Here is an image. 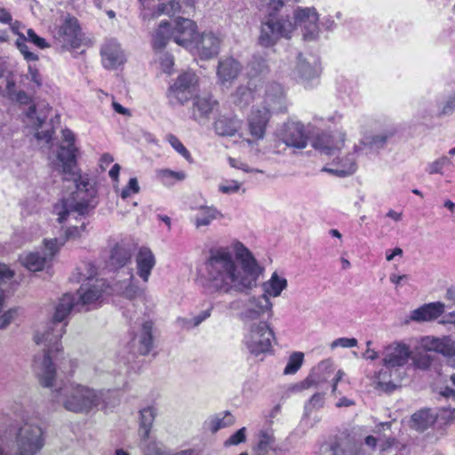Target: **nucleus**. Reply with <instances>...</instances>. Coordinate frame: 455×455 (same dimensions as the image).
I'll return each instance as SVG.
<instances>
[{"label": "nucleus", "mask_w": 455, "mask_h": 455, "mask_svg": "<svg viewBox=\"0 0 455 455\" xmlns=\"http://www.w3.org/2000/svg\"><path fill=\"white\" fill-rule=\"evenodd\" d=\"M428 350L435 351L445 356L455 355V341L447 336L443 338H432L426 345Z\"/></svg>", "instance_id": "34"}, {"label": "nucleus", "mask_w": 455, "mask_h": 455, "mask_svg": "<svg viewBox=\"0 0 455 455\" xmlns=\"http://www.w3.org/2000/svg\"><path fill=\"white\" fill-rule=\"evenodd\" d=\"M250 306L244 311L243 315L247 320H256L259 319L265 313H267L268 315L272 314V304L268 296L266 294H262L257 298L253 297L250 299Z\"/></svg>", "instance_id": "26"}, {"label": "nucleus", "mask_w": 455, "mask_h": 455, "mask_svg": "<svg viewBox=\"0 0 455 455\" xmlns=\"http://www.w3.org/2000/svg\"><path fill=\"white\" fill-rule=\"evenodd\" d=\"M259 89H264V103L269 107L275 103H280L283 99V90L278 83H265L263 80V84L262 86H258Z\"/></svg>", "instance_id": "37"}, {"label": "nucleus", "mask_w": 455, "mask_h": 455, "mask_svg": "<svg viewBox=\"0 0 455 455\" xmlns=\"http://www.w3.org/2000/svg\"><path fill=\"white\" fill-rule=\"evenodd\" d=\"M264 291L267 296L277 297L286 288L287 281L285 278H281L276 273H274L270 280L264 283Z\"/></svg>", "instance_id": "40"}, {"label": "nucleus", "mask_w": 455, "mask_h": 455, "mask_svg": "<svg viewBox=\"0 0 455 455\" xmlns=\"http://www.w3.org/2000/svg\"><path fill=\"white\" fill-rule=\"evenodd\" d=\"M173 41L185 48L194 46L197 39L196 23L187 18L178 17L175 20V26L172 28Z\"/></svg>", "instance_id": "15"}, {"label": "nucleus", "mask_w": 455, "mask_h": 455, "mask_svg": "<svg viewBox=\"0 0 455 455\" xmlns=\"http://www.w3.org/2000/svg\"><path fill=\"white\" fill-rule=\"evenodd\" d=\"M137 274L147 283L149 279L151 272L156 266V258L152 251L145 246L139 249L135 257Z\"/></svg>", "instance_id": "24"}, {"label": "nucleus", "mask_w": 455, "mask_h": 455, "mask_svg": "<svg viewBox=\"0 0 455 455\" xmlns=\"http://www.w3.org/2000/svg\"><path fill=\"white\" fill-rule=\"evenodd\" d=\"M246 441V428L242 427L224 442L225 447L238 445Z\"/></svg>", "instance_id": "48"}, {"label": "nucleus", "mask_w": 455, "mask_h": 455, "mask_svg": "<svg viewBox=\"0 0 455 455\" xmlns=\"http://www.w3.org/2000/svg\"><path fill=\"white\" fill-rule=\"evenodd\" d=\"M455 110V94L450 97L439 113V116L450 115Z\"/></svg>", "instance_id": "60"}, {"label": "nucleus", "mask_w": 455, "mask_h": 455, "mask_svg": "<svg viewBox=\"0 0 455 455\" xmlns=\"http://www.w3.org/2000/svg\"><path fill=\"white\" fill-rule=\"evenodd\" d=\"M166 140L171 144V146L184 158H186L187 160H189L191 158V154L177 136L173 134H168L166 136Z\"/></svg>", "instance_id": "47"}, {"label": "nucleus", "mask_w": 455, "mask_h": 455, "mask_svg": "<svg viewBox=\"0 0 455 455\" xmlns=\"http://www.w3.org/2000/svg\"><path fill=\"white\" fill-rule=\"evenodd\" d=\"M44 256L41 257L38 252H30L27 254L21 262L25 267L28 270L36 272L42 270L44 266L52 260L60 251V245H58V239H44Z\"/></svg>", "instance_id": "14"}, {"label": "nucleus", "mask_w": 455, "mask_h": 455, "mask_svg": "<svg viewBox=\"0 0 455 455\" xmlns=\"http://www.w3.org/2000/svg\"><path fill=\"white\" fill-rule=\"evenodd\" d=\"M275 438L273 434L261 430L259 433V441L254 447L257 455H281V449L275 446Z\"/></svg>", "instance_id": "29"}, {"label": "nucleus", "mask_w": 455, "mask_h": 455, "mask_svg": "<svg viewBox=\"0 0 455 455\" xmlns=\"http://www.w3.org/2000/svg\"><path fill=\"white\" fill-rule=\"evenodd\" d=\"M160 67L164 73L171 75L174 67L173 56L169 53L164 54L160 59Z\"/></svg>", "instance_id": "52"}, {"label": "nucleus", "mask_w": 455, "mask_h": 455, "mask_svg": "<svg viewBox=\"0 0 455 455\" xmlns=\"http://www.w3.org/2000/svg\"><path fill=\"white\" fill-rule=\"evenodd\" d=\"M235 258L241 262L243 275L237 269L228 247L212 248L204 262V276L215 291H247L255 284L261 269L252 253L243 243H233Z\"/></svg>", "instance_id": "1"}, {"label": "nucleus", "mask_w": 455, "mask_h": 455, "mask_svg": "<svg viewBox=\"0 0 455 455\" xmlns=\"http://www.w3.org/2000/svg\"><path fill=\"white\" fill-rule=\"evenodd\" d=\"M140 192V186L136 178H131L128 184L123 188L121 197L126 199Z\"/></svg>", "instance_id": "51"}, {"label": "nucleus", "mask_w": 455, "mask_h": 455, "mask_svg": "<svg viewBox=\"0 0 455 455\" xmlns=\"http://www.w3.org/2000/svg\"><path fill=\"white\" fill-rule=\"evenodd\" d=\"M275 339L274 331L267 322L262 321L251 325L243 342L251 355L259 356L272 352V341Z\"/></svg>", "instance_id": "9"}, {"label": "nucleus", "mask_w": 455, "mask_h": 455, "mask_svg": "<svg viewBox=\"0 0 455 455\" xmlns=\"http://www.w3.org/2000/svg\"><path fill=\"white\" fill-rule=\"evenodd\" d=\"M234 423L235 417L229 411H225L223 417L216 415L214 418L211 419L208 422V427L211 432L214 434L221 428L232 426Z\"/></svg>", "instance_id": "43"}, {"label": "nucleus", "mask_w": 455, "mask_h": 455, "mask_svg": "<svg viewBox=\"0 0 455 455\" xmlns=\"http://www.w3.org/2000/svg\"><path fill=\"white\" fill-rule=\"evenodd\" d=\"M450 163V159L443 156L429 165L428 172L430 174L442 173L443 167Z\"/></svg>", "instance_id": "55"}, {"label": "nucleus", "mask_w": 455, "mask_h": 455, "mask_svg": "<svg viewBox=\"0 0 455 455\" xmlns=\"http://www.w3.org/2000/svg\"><path fill=\"white\" fill-rule=\"evenodd\" d=\"M323 398H324L323 393H315L311 396V398L309 400V403L313 407H321L323 404Z\"/></svg>", "instance_id": "63"}, {"label": "nucleus", "mask_w": 455, "mask_h": 455, "mask_svg": "<svg viewBox=\"0 0 455 455\" xmlns=\"http://www.w3.org/2000/svg\"><path fill=\"white\" fill-rule=\"evenodd\" d=\"M143 293L144 291L132 282H131L124 290V295L129 299H133L137 297H140Z\"/></svg>", "instance_id": "53"}, {"label": "nucleus", "mask_w": 455, "mask_h": 455, "mask_svg": "<svg viewBox=\"0 0 455 455\" xmlns=\"http://www.w3.org/2000/svg\"><path fill=\"white\" fill-rule=\"evenodd\" d=\"M331 165L332 167H323V171L338 177L352 175L357 169L355 159L351 154L333 160Z\"/></svg>", "instance_id": "27"}, {"label": "nucleus", "mask_w": 455, "mask_h": 455, "mask_svg": "<svg viewBox=\"0 0 455 455\" xmlns=\"http://www.w3.org/2000/svg\"><path fill=\"white\" fill-rule=\"evenodd\" d=\"M62 139L67 146H60L58 153V159L62 163V173L64 180H74L76 190L70 197L63 198L53 205V213L58 216V221L63 223L67 220L71 212L79 216H85L95 205L97 189L90 184L87 178H83L80 170L77 168L76 153L75 146V134L72 131L65 129L62 131Z\"/></svg>", "instance_id": "2"}, {"label": "nucleus", "mask_w": 455, "mask_h": 455, "mask_svg": "<svg viewBox=\"0 0 455 455\" xmlns=\"http://www.w3.org/2000/svg\"><path fill=\"white\" fill-rule=\"evenodd\" d=\"M16 315H17L16 308H12V309H9L8 311L4 312L0 316V329H4L7 325H9L10 323L14 319Z\"/></svg>", "instance_id": "58"}, {"label": "nucleus", "mask_w": 455, "mask_h": 455, "mask_svg": "<svg viewBox=\"0 0 455 455\" xmlns=\"http://www.w3.org/2000/svg\"><path fill=\"white\" fill-rule=\"evenodd\" d=\"M345 140L346 135L342 132H322L314 139L312 145L316 150L333 156L343 148Z\"/></svg>", "instance_id": "20"}, {"label": "nucleus", "mask_w": 455, "mask_h": 455, "mask_svg": "<svg viewBox=\"0 0 455 455\" xmlns=\"http://www.w3.org/2000/svg\"><path fill=\"white\" fill-rule=\"evenodd\" d=\"M321 382L322 380L316 374H309L299 385L301 389H308L312 387H317Z\"/></svg>", "instance_id": "57"}, {"label": "nucleus", "mask_w": 455, "mask_h": 455, "mask_svg": "<svg viewBox=\"0 0 455 455\" xmlns=\"http://www.w3.org/2000/svg\"><path fill=\"white\" fill-rule=\"evenodd\" d=\"M75 306V298L74 295L70 293H65L63 296L60 299V301L56 307L52 324L55 325L62 321L65 320V318L69 315L72 308Z\"/></svg>", "instance_id": "36"}, {"label": "nucleus", "mask_w": 455, "mask_h": 455, "mask_svg": "<svg viewBox=\"0 0 455 455\" xmlns=\"http://www.w3.org/2000/svg\"><path fill=\"white\" fill-rule=\"evenodd\" d=\"M241 72V64L234 58H226L219 61L217 75L222 84L235 80Z\"/></svg>", "instance_id": "28"}, {"label": "nucleus", "mask_w": 455, "mask_h": 455, "mask_svg": "<svg viewBox=\"0 0 455 455\" xmlns=\"http://www.w3.org/2000/svg\"><path fill=\"white\" fill-rule=\"evenodd\" d=\"M26 36L20 33L19 37L17 38L15 44L20 52L23 55L24 59L27 61H36L38 60V55L30 52L28 46L27 44Z\"/></svg>", "instance_id": "46"}, {"label": "nucleus", "mask_w": 455, "mask_h": 455, "mask_svg": "<svg viewBox=\"0 0 455 455\" xmlns=\"http://www.w3.org/2000/svg\"><path fill=\"white\" fill-rule=\"evenodd\" d=\"M213 126L218 135L231 137L241 128V121L235 116H220Z\"/></svg>", "instance_id": "30"}, {"label": "nucleus", "mask_w": 455, "mask_h": 455, "mask_svg": "<svg viewBox=\"0 0 455 455\" xmlns=\"http://www.w3.org/2000/svg\"><path fill=\"white\" fill-rule=\"evenodd\" d=\"M411 354V352L408 345L400 342H393L385 347L382 365L383 367L401 371V368L408 363Z\"/></svg>", "instance_id": "16"}, {"label": "nucleus", "mask_w": 455, "mask_h": 455, "mask_svg": "<svg viewBox=\"0 0 455 455\" xmlns=\"http://www.w3.org/2000/svg\"><path fill=\"white\" fill-rule=\"evenodd\" d=\"M100 57L102 66L108 70L116 69L126 59L120 44L115 39H107L101 44Z\"/></svg>", "instance_id": "18"}, {"label": "nucleus", "mask_w": 455, "mask_h": 455, "mask_svg": "<svg viewBox=\"0 0 455 455\" xmlns=\"http://www.w3.org/2000/svg\"><path fill=\"white\" fill-rule=\"evenodd\" d=\"M411 422L417 431L423 432L435 424V417L431 414L429 409H423L412 414Z\"/></svg>", "instance_id": "39"}, {"label": "nucleus", "mask_w": 455, "mask_h": 455, "mask_svg": "<svg viewBox=\"0 0 455 455\" xmlns=\"http://www.w3.org/2000/svg\"><path fill=\"white\" fill-rule=\"evenodd\" d=\"M319 451L321 455H365L360 438L353 430L347 428L323 442Z\"/></svg>", "instance_id": "7"}, {"label": "nucleus", "mask_w": 455, "mask_h": 455, "mask_svg": "<svg viewBox=\"0 0 455 455\" xmlns=\"http://www.w3.org/2000/svg\"><path fill=\"white\" fill-rule=\"evenodd\" d=\"M267 71L266 60L259 57H253L247 66L249 78L247 85H241L235 90L232 95L233 102L240 108H246L254 101L258 86H262L264 75Z\"/></svg>", "instance_id": "5"}, {"label": "nucleus", "mask_w": 455, "mask_h": 455, "mask_svg": "<svg viewBox=\"0 0 455 455\" xmlns=\"http://www.w3.org/2000/svg\"><path fill=\"white\" fill-rule=\"evenodd\" d=\"M65 326L66 324L56 334H53L54 329L51 328V331H47L42 335L36 333L34 337L36 344L44 343L46 347L42 362L38 363L37 358L35 357L33 363L35 371L40 370V371L36 372V375L40 385L44 387L53 386L56 378V369L52 359H56L55 353L62 352L63 350L60 339L66 331Z\"/></svg>", "instance_id": "3"}, {"label": "nucleus", "mask_w": 455, "mask_h": 455, "mask_svg": "<svg viewBox=\"0 0 455 455\" xmlns=\"http://www.w3.org/2000/svg\"><path fill=\"white\" fill-rule=\"evenodd\" d=\"M142 9L143 19H154L166 14L173 17L179 13L188 14L195 11L194 0H183V6L175 0L160 4V0H139Z\"/></svg>", "instance_id": "10"}, {"label": "nucleus", "mask_w": 455, "mask_h": 455, "mask_svg": "<svg viewBox=\"0 0 455 455\" xmlns=\"http://www.w3.org/2000/svg\"><path fill=\"white\" fill-rule=\"evenodd\" d=\"M220 215V212L213 207H201L200 214L196 216L195 224L197 228L208 226L212 220H216Z\"/></svg>", "instance_id": "44"}, {"label": "nucleus", "mask_w": 455, "mask_h": 455, "mask_svg": "<svg viewBox=\"0 0 455 455\" xmlns=\"http://www.w3.org/2000/svg\"><path fill=\"white\" fill-rule=\"evenodd\" d=\"M159 180L165 186H172L177 181L185 180L186 173L182 171L175 172L170 169H161L156 172Z\"/></svg>", "instance_id": "42"}, {"label": "nucleus", "mask_w": 455, "mask_h": 455, "mask_svg": "<svg viewBox=\"0 0 455 455\" xmlns=\"http://www.w3.org/2000/svg\"><path fill=\"white\" fill-rule=\"evenodd\" d=\"M18 452L14 455H35L44 446L43 430L40 427L32 424H24L18 433ZM0 455H4L0 449Z\"/></svg>", "instance_id": "12"}, {"label": "nucleus", "mask_w": 455, "mask_h": 455, "mask_svg": "<svg viewBox=\"0 0 455 455\" xmlns=\"http://www.w3.org/2000/svg\"><path fill=\"white\" fill-rule=\"evenodd\" d=\"M64 396L63 406L73 412H88L98 404L96 393L81 385H69L56 390L55 398Z\"/></svg>", "instance_id": "6"}, {"label": "nucleus", "mask_w": 455, "mask_h": 455, "mask_svg": "<svg viewBox=\"0 0 455 455\" xmlns=\"http://www.w3.org/2000/svg\"><path fill=\"white\" fill-rule=\"evenodd\" d=\"M444 312V304L442 302H431L411 311V319L415 322L434 321Z\"/></svg>", "instance_id": "25"}, {"label": "nucleus", "mask_w": 455, "mask_h": 455, "mask_svg": "<svg viewBox=\"0 0 455 455\" xmlns=\"http://www.w3.org/2000/svg\"><path fill=\"white\" fill-rule=\"evenodd\" d=\"M357 339L355 338H339L332 341L331 347H354L357 346Z\"/></svg>", "instance_id": "56"}, {"label": "nucleus", "mask_w": 455, "mask_h": 455, "mask_svg": "<svg viewBox=\"0 0 455 455\" xmlns=\"http://www.w3.org/2000/svg\"><path fill=\"white\" fill-rule=\"evenodd\" d=\"M52 36L63 48L77 49L82 45L83 34L78 20L68 14L54 25Z\"/></svg>", "instance_id": "11"}, {"label": "nucleus", "mask_w": 455, "mask_h": 455, "mask_svg": "<svg viewBox=\"0 0 455 455\" xmlns=\"http://www.w3.org/2000/svg\"><path fill=\"white\" fill-rule=\"evenodd\" d=\"M413 363L419 369L427 370L432 364V358L428 355H418L414 357Z\"/></svg>", "instance_id": "54"}, {"label": "nucleus", "mask_w": 455, "mask_h": 455, "mask_svg": "<svg viewBox=\"0 0 455 455\" xmlns=\"http://www.w3.org/2000/svg\"><path fill=\"white\" fill-rule=\"evenodd\" d=\"M27 40L34 44L40 49H46L50 47V44L46 42V40L41 36H39L33 28H28L27 30Z\"/></svg>", "instance_id": "50"}, {"label": "nucleus", "mask_w": 455, "mask_h": 455, "mask_svg": "<svg viewBox=\"0 0 455 455\" xmlns=\"http://www.w3.org/2000/svg\"><path fill=\"white\" fill-rule=\"evenodd\" d=\"M145 455H168L166 451L162 450L155 442L148 443L144 447Z\"/></svg>", "instance_id": "59"}, {"label": "nucleus", "mask_w": 455, "mask_h": 455, "mask_svg": "<svg viewBox=\"0 0 455 455\" xmlns=\"http://www.w3.org/2000/svg\"><path fill=\"white\" fill-rule=\"evenodd\" d=\"M391 136L392 133H386L368 137L364 140L360 141L358 145H355L354 154L356 156L366 155L371 152L374 148H381Z\"/></svg>", "instance_id": "31"}, {"label": "nucleus", "mask_w": 455, "mask_h": 455, "mask_svg": "<svg viewBox=\"0 0 455 455\" xmlns=\"http://www.w3.org/2000/svg\"><path fill=\"white\" fill-rule=\"evenodd\" d=\"M108 288L109 285L105 280L89 277L78 290L79 301L82 305L92 304L98 301Z\"/></svg>", "instance_id": "21"}, {"label": "nucleus", "mask_w": 455, "mask_h": 455, "mask_svg": "<svg viewBox=\"0 0 455 455\" xmlns=\"http://www.w3.org/2000/svg\"><path fill=\"white\" fill-rule=\"evenodd\" d=\"M304 360V354L294 352L289 357L288 363L283 370L284 374H294L301 367Z\"/></svg>", "instance_id": "45"}, {"label": "nucleus", "mask_w": 455, "mask_h": 455, "mask_svg": "<svg viewBox=\"0 0 455 455\" xmlns=\"http://www.w3.org/2000/svg\"><path fill=\"white\" fill-rule=\"evenodd\" d=\"M270 118L271 111L267 107L251 109L247 117V125L249 133L254 140H260L264 138Z\"/></svg>", "instance_id": "17"}, {"label": "nucleus", "mask_w": 455, "mask_h": 455, "mask_svg": "<svg viewBox=\"0 0 455 455\" xmlns=\"http://www.w3.org/2000/svg\"><path fill=\"white\" fill-rule=\"evenodd\" d=\"M170 39H172L171 24L168 21H162L153 35V49L155 51H162L165 48Z\"/></svg>", "instance_id": "38"}, {"label": "nucleus", "mask_w": 455, "mask_h": 455, "mask_svg": "<svg viewBox=\"0 0 455 455\" xmlns=\"http://www.w3.org/2000/svg\"><path fill=\"white\" fill-rule=\"evenodd\" d=\"M140 434L146 440L148 438L152 423L156 417V411L153 407L142 409L140 411Z\"/></svg>", "instance_id": "41"}, {"label": "nucleus", "mask_w": 455, "mask_h": 455, "mask_svg": "<svg viewBox=\"0 0 455 455\" xmlns=\"http://www.w3.org/2000/svg\"><path fill=\"white\" fill-rule=\"evenodd\" d=\"M199 90V77L192 70L182 71L169 85L166 98L171 106H184Z\"/></svg>", "instance_id": "8"}, {"label": "nucleus", "mask_w": 455, "mask_h": 455, "mask_svg": "<svg viewBox=\"0 0 455 455\" xmlns=\"http://www.w3.org/2000/svg\"><path fill=\"white\" fill-rule=\"evenodd\" d=\"M276 146L283 143L286 147L304 149L308 143V133L303 124L299 122L285 123L278 134Z\"/></svg>", "instance_id": "13"}, {"label": "nucleus", "mask_w": 455, "mask_h": 455, "mask_svg": "<svg viewBox=\"0 0 455 455\" xmlns=\"http://www.w3.org/2000/svg\"><path fill=\"white\" fill-rule=\"evenodd\" d=\"M153 327L151 320L145 321L141 325V333L139 337L137 353L140 355H147L153 348Z\"/></svg>", "instance_id": "33"}, {"label": "nucleus", "mask_w": 455, "mask_h": 455, "mask_svg": "<svg viewBox=\"0 0 455 455\" xmlns=\"http://www.w3.org/2000/svg\"><path fill=\"white\" fill-rule=\"evenodd\" d=\"M372 342L371 340H368L366 342L367 349L363 353V357L367 360L374 361L379 358V353L375 351L374 349L371 348Z\"/></svg>", "instance_id": "61"}, {"label": "nucleus", "mask_w": 455, "mask_h": 455, "mask_svg": "<svg viewBox=\"0 0 455 455\" xmlns=\"http://www.w3.org/2000/svg\"><path fill=\"white\" fill-rule=\"evenodd\" d=\"M402 379V371L389 367H384L374 375L376 387L386 393L394 392L397 388L395 382Z\"/></svg>", "instance_id": "23"}, {"label": "nucleus", "mask_w": 455, "mask_h": 455, "mask_svg": "<svg viewBox=\"0 0 455 455\" xmlns=\"http://www.w3.org/2000/svg\"><path fill=\"white\" fill-rule=\"evenodd\" d=\"M212 309V307L211 306L208 309L203 311L198 315L193 318V325L197 326L199 325L203 321L210 317L211 311Z\"/></svg>", "instance_id": "62"}, {"label": "nucleus", "mask_w": 455, "mask_h": 455, "mask_svg": "<svg viewBox=\"0 0 455 455\" xmlns=\"http://www.w3.org/2000/svg\"><path fill=\"white\" fill-rule=\"evenodd\" d=\"M192 100H194L192 113L195 120L208 117L216 104V101L212 100L211 97H200L195 95Z\"/></svg>", "instance_id": "35"}, {"label": "nucleus", "mask_w": 455, "mask_h": 455, "mask_svg": "<svg viewBox=\"0 0 455 455\" xmlns=\"http://www.w3.org/2000/svg\"><path fill=\"white\" fill-rule=\"evenodd\" d=\"M14 276V272L6 265L0 264V280L11 279Z\"/></svg>", "instance_id": "64"}, {"label": "nucleus", "mask_w": 455, "mask_h": 455, "mask_svg": "<svg viewBox=\"0 0 455 455\" xmlns=\"http://www.w3.org/2000/svg\"><path fill=\"white\" fill-rule=\"evenodd\" d=\"M221 38L212 32H204L196 39L194 47L202 60H210L220 52Z\"/></svg>", "instance_id": "22"}, {"label": "nucleus", "mask_w": 455, "mask_h": 455, "mask_svg": "<svg viewBox=\"0 0 455 455\" xmlns=\"http://www.w3.org/2000/svg\"><path fill=\"white\" fill-rule=\"evenodd\" d=\"M319 16L315 7H298L294 12L295 27L297 25L303 27L305 29L304 37L306 39H313L318 34Z\"/></svg>", "instance_id": "19"}, {"label": "nucleus", "mask_w": 455, "mask_h": 455, "mask_svg": "<svg viewBox=\"0 0 455 455\" xmlns=\"http://www.w3.org/2000/svg\"><path fill=\"white\" fill-rule=\"evenodd\" d=\"M85 230V223L83 222L81 227L72 226L69 227L66 232H65V237L64 239L59 243L58 245H60V248L69 239H76L81 235V231Z\"/></svg>", "instance_id": "49"}, {"label": "nucleus", "mask_w": 455, "mask_h": 455, "mask_svg": "<svg viewBox=\"0 0 455 455\" xmlns=\"http://www.w3.org/2000/svg\"><path fill=\"white\" fill-rule=\"evenodd\" d=\"M284 6L283 0H269L267 3V19L262 22L259 44L263 47L274 46L281 37L290 38L295 30V24L289 15L275 18Z\"/></svg>", "instance_id": "4"}, {"label": "nucleus", "mask_w": 455, "mask_h": 455, "mask_svg": "<svg viewBox=\"0 0 455 455\" xmlns=\"http://www.w3.org/2000/svg\"><path fill=\"white\" fill-rule=\"evenodd\" d=\"M132 252L130 247L124 243H116L111 250L109 264L118 269L131 262Z\"/></svg>", "instance_id": "32"}]
</instances>
